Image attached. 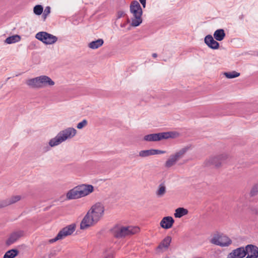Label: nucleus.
Segmentation results:
<instances>
[{"mask_svg": "<svg viewBox=\"0 0 258 258\" xmlns=\"http://www.w3.org/2000/svg\"><path fill=\"white\" fill-rule=\"evenodd\" d=\"M104 207L100 203L93 205L88 211L80 224V229H87L95 225L100 220L104 215Z\"/></svg>", "mask_w": 258, "mask_h": 258, "instance_id": "nucleus-1", "label": "nucleus"}, {"mask_svg": "<svg viewBox=\"0 0 258 258\" xmlns=\"http://www.w3.org/2000/svg\"><path fill=\"white\" fill-rule=\"evenodd\" d=\"M77 133V130L73 127H68L60 131L57 136L51 139L49 142V145L51 147L57 146L68 139L74 137Z\"/></svg>", "mask_w": 258, "mask_h": 258, "instance_id": "nucleus-2", "label": "nucleus"}, {"mask_svg": "<svg viewBox=\"0 0 258 258\" xmlns=\"http://www.w3.org/2000/svg\"><path fill=\"white\" fill-rule=\"evenodd\" d=\"M26 84L32 88H41L48 86H53L54 82L50 77L42 75L28 80Z\"/></svg>", "mask_w": 258, "mask_h": 258, "instance_id": "nucleus-3", "label": "nucleus"}, {"mask_svg": "<svg viewBox=\"0 0 258 258\" xmlns=\"http://www.w3.org/2000/svg\"><path fill=\"white\" fill-rule=\"evenodd\" d=\"M130 8V12L134 16V18L132 20L131 26L137 27L142 22L143 11L142 8L138 1H134L131 2Z\"/></svg>", "mask_w": 258, "mask_h": 258, "instance_id": "nucleus-4", "label": "nucleus"}, {"mask_svg": "<svg viewBox=\"0 0 258 258\" xmlns=\"http://www.w3.org/2000/svg\"><path fill=\"white\" fill-rule=\"evenodd\" d=\"M140 228L137 226H116L112 229L115 237L120 238L138 233Z\"/></svg>", "mask_w": 258, "mask_h": 258, "instance_id": "nucleus-5", "label": "nucleus"}, {"mask_svg": "<svg viewBox=\"0 0 258 258\" xmlns=\"http://www.w3.org/2000/svg\"><path fill=\"white\" fill-rule=\"evenodd\" d=\"M189 147H185L182 148L175 154L171 155L169 158L166 161L165 166L166 168H170L174 165L176 162L182 158L186 152L189 150Z\"/></svg>", "mask_w": 258, "mask_h": 258, "instance_id": "nucleus-6", "label": "nucleus"}, {"mask_svg": "<svg viewBox=\"0 0 258 258\" xmlns=\"http://www.w3.org/2000/svg\"><path fill=\"white\" fill-rule=\"evenodd\" d=\"M35 37L38 40L46 44H52L57 41V37L46 32L41 31L36 34Z\"/></svg>", "mask_w": 258, "mask_h": 258, "instance_id": "nucleus-7", "label": "nucleus"}, {"mask_svg": "<svg viewBox=\"0 0 258 258\" xmlns=\"http://www.w3.org/2000/svg\"><path fill=\"white\" fill-rule=\"evenodd\" d=\"M76 225L71 224L62 228L57 234L56 236L49 240V243H53L58 240L62 239L64 237L71 235L75 230Z\"/></svg>", "mask_w": 258, "mask_h": 258, "instance_id": "nucleus-8", "label": "nucleus"}, {"mask_svg": "<svg viewBox=\"0 0 258 258\" xmlns=\"http://www.w3.org/2000/svg\"><path fill=\"white\" fill-rule=\"evenodd\" d=\"M227 158V156L226 154L212 156L205 161V164L207 166L212 165L218 168L221 166Z\"/></svg>", "mask_w": 258, "mask_h": 258, "instance_id": "nucleus-9", "label": "nucleus"}, {"mask_svg": "<svg viewBox=\"0 0 258 258\" xmlns=\"http://www.w3.org/2000/svg\"><path fill=\"white\" fill-rule=\"evenodd\" d=\"M172 134V133L170 132H164L158 134H149L144 136V140L146 141L149 142L159 141L162 139H167L172 137L171 136Z\"/></svg>", "mask_w": 258, "mask_h": 258, "instance_id": "nucleus-10", "label": "nucleus"}, {"mask_svg": "<svg viewBox=\"0 0 258 258\" xmlns=\"http://www.w3.org/2000/svg\"><path fill=\"white\" fill-rule=\"evenodd\" d=\"M211 242L222 247L228 246L232 243V240L226 236H215L211 240Z\"/></svg>", "mask_w": 258, "mask_h": 258, "instance_id": "nucleus-11", "label": "nucleus"}, {"mask_svg": "<svg viewBox=\"0 0 258 258\" xmlns=\"http://www.w3.org/2000/svg\"><path fill=\"white\" fill-rule=\"evenodd\" d=\"M246 255L245 258H257L258 247L253 244H248L244 247Z\"/></svg>", "mask_w": 258, "mask_h": 258, "instance_id": "nucleus-12", "label": "nucleus"}, {"mask_svg": "<svg viewBox=\"0 0 258 258\" xmlns=\"http://www.w3.org/2000/svg\"><path fill=\"white\" fill-rule=\"evenodd\" d=\"M246 256L244 247L237 248L228 254L227 258H243Z\"/></svg>", "mask_w": 258, "mask_h": 258, "instance_id": "nucleus-13", "label": "nucleus"}, {"mask_svg": "<svg viewBox=\"0 0 258 258\" xmlns=\"http://www.w3.org/2000/svg\"><path fill=\"white\" fill-rule=\"evenodd\" d=\"M24 232L23 230H18L12 233L9 238L6 241V244L10 245L15 242L18 239L24 235Z\"/></svg>", "mask_w": 258, "mask_h": 258, "instance_id": "nucleus-14", "label": "nucleus"}, {"mask_svg": "<svg viewBox=\"0 0 258 258\" xmlns=\"http://www.w3.org/2000/svg\"><path fill=\"white\" fill-rule=\"evenodd\" d=\"M211 35H207L204 39L205 43L211 49H217L219 47V43Z\"/></svg>", "mask_w": 258, "mask_h": 258, "instance_id": "nucleus-15", "label": "nucleus"}, {"mask_svg": "<svg viewBox=\"0 0 258 258\" xmlns=\"http://www.w3.org/2000/svg\"><path fill=\"white\" fill-rule=\"evenodd\" d=\"M77 187L81 197L87 196L93 191V186L92 185L82 184Z\"/></svg>", "mask_w": 258, "mask_h": 258, "instance_id": "nucleus-16", "label": "nucleus"}, {"mask_svg": "<svg viewBox=\"0 0 258 258\" xmlns=\"http://www.w3.org/2000/svg\"><path fill=\"white\" fill-rule=\"evenodd\" d=\"M174 220L172 217L167 216L164 217L161 221L160 226L165 229H168L172 227Z\"/></svg>", "mask_w": 258, "mask_h": 258, "instance_id": "nucleus-17", "label": "nucleus"}, {"mask_svg": "<svg viewBox=\"0 0 258 258\" xmlns=\"http://www.w3.org/2000/svg\"><path fill=\"white\" fill-rule=\"evenodd\" d=\"M21 199L20 196H15L11 197L9 199L0 201V208L6 207L9 205L14 204Z\"/></svg>", "mask_w": 258, "mask_h": 258, "instance_id": "nucleus-18", "label": "nucleus"}, {"mask_svg": "<svg viewBox=\"0 0 258 258\" xmlns=\"http://www.w3.org/2000/svg\"><path fill=\"white\" fill-rule=\"evenodd\" d=\"M171 242V237L167 236L165 237L162 241L160 243L159 245L156 248V251H159L162 250L163 248L167 249L170 245Z\"/></svg>", "mask_w": 258, "mask_h": 258, "instance_id": "nucleus-19", "label": "nucleus"}, {"mask_svg": "<svg viewBox=\"0 0 258 258\" xmlns=\"http://www.w3.org/2000/svg\"><path fill=\"white\" fill-rule=\"evenodd\" d=\"M78 187H76L71 190H70L67 194V198L69 200L77 199L82 198Z\"/></svg>", "mask_w": 258, "mask_h": 258, "instance_id": "nucleus-20", "label": "nucleus"}, {"mask_svg": "<svg viewBox=\"0 0 258 258\" xmlns=\"http://www.w3.org/2000/svg\"><path fill=\"white\" fill-rule=\"evenodd\" d=\"M226 34L223 29H219L216 30L213 34L214 38L219 41L223 40L225 37Z\"/></svg>", "mask_w": 258, "mask_h": 258, "instance_id": "nucleus-21", "label": "nucleus"}, {"mask_svg": "<svg viewBox=\"0 0 258 258\" xmlns=\"http://www.w3.org/2000/svg\"><path fill=\"white\" fill-rule=\"evenodd\" d=\"M104 43V41L102 39H98L95 41H93L90 42L88 46L92 49H96L101 47Z\"/></svg>", "mask_w": 258, "mask_h": 258, "instance_id": "nucleus-22", "label": "nucleus"}, {"mask_svg": "<svg viewBox=\"0 0 258 258\" xmlns=\"http://www.w3.org/2000/svg\"><path fill=\"white\" fill-rule=\"evenodd\" d=\"M188 212V210L184 208H178L175 210L174 215L175 218H179L187 214Z\"/></svg>", "mask_w": 258, "mask_h": 258, "instance_id": "nucleus-23", "label": "nucleus"}, {"mask_svg": "<svg viewBox=\"0 0 258 258\" xmlns=\"http://www.w3.org/2000/svg\"><path fill=\"white\" fill-rule=\"evenodd\" d=\"M166 186L164 182L160 183L159 186L156 194L158 197H163L166 193Z\"/></svg>", "mask_w": 258, "mask_h": 258, "instance_id": "nucleus-24", "label": "nucleus"}, {"mask_svg": "<svg viewBox=\"0 0 258 258\" xmlns=\"http://www.w3.org/2000/svg\"><path fill=\"white\" fill-rule=\"evenodd\" d=\"M21 40V37L18 35H15L6 38L5 42L7 44H12L19 42Z\"/></svg>", "mask_w": 258, "mask_h": 258, "instance_id": "nucleus-25", "label": "nucleus"}, {"mask_svg": "<svg viewBox=\"0 0 258 258\" xmlns=\"http://www.w3.org/2000/svg\"><path fill=\"white\" fill-rule=\"evenodd\" d=\"M18 253L19 251L17 249H12L7 251L3 258H14L18 255Z\"/></svg>", "mask_w": 258, "mask_h": 258, "instance_id": "nucleus-26", "label": "nucleus"}, {"mask_svg": "<svg viewBox=\"0 0 258 258\" xmlns=\"http://www.w3.org/2000/svg\"><path fill=\"white\" fill-rule=\"evenodd\" d=\"M139 155L142 157H146L153 155V149L142 150L139 152Z\"/></svg>", "mask_w": 258, "mask_h": 258, "instance_id": "nucleus-27", "label": "nucleus"}, {"mask_svg": "<svg viewBox=\"0 0 258 258\" xmlns=\"http://www.w3.org/2000/svg\"><path fill=\"white\" fill-rule=\"evenodd\" d=\"M43 8L41 5H37L33 8V12L36 15H40L43 12Z\"/></svg>", "mask_w": 258, "mask_h": 258, "instance_id": "nucleus-28", "label": "nucleus"}, {"mask_svg": "<svg viewBox=\"0 0 258 258\" xmlns=\"http://www.w3.org/2000/svg\"><path fill=\"white\" fill-rule=\"evenodd\" d=\"M224 75L227 78L232 79L239 76L240 73L235 71H232L231 72L225 73Z\"/></svg>", "mask_w": 258, "mask_h": 258, "instance_id": "nucleus-29", "label": "nucleus"}, {"mask_svg": "<svg viewBox=\"0 0 258 258\" xmlns=\"http://www.w3.org/2000/svg\"><path fill=\"white\" fill-rule=\"evenodd\" d=\"M258 194V184H255L252 187L250 192V195L251 197H253L256 195Z\"/></svg>", "mask_w": 258, "mask_h": 258, "instance_id": "nucleus-30", "label": "nucleus"}, {"mask_svg": "<svg viewBox=\"0 0 258 258\" xmlns=\"http://www.w3.org/2000/svg\"><path fill=\"white\" fill-rule=\"evenodd\" d=\"M87 121L86 119L83 120L81 122H79L77 125V127L78 129H82L84 126L87 125Z\"/></svg>", "mask_w": 258, "mask_h": 258, "instance_id": "nucleus-31", "label": "nucleus"}, {"mask_svg": "<svg viewBox=\"0 0 258 258\" xmlns=\"http://www.w3.org/2000/svg\"><path fill=\"white\" fill-rule=\"evenodd\" d=\"M166 153L165 151L153 149V155L157 154H164Z\"/></svg>", "mask_w": 258, "mask_h": 258, "instance_id": "nucleus-32", "label": "nucleus"}, {"mask_svg": "<svg viewBox=\"0 0 258 258\" xmlns=\"http://www.w3.org/2000/svg\"><path fill=\"white\" fill-rule=\"evenodd\" d=\"M50 7L49 6H47L45 8L43 13L48 15L50 13Z\"/></svg>", "mask_w": 258, "mask_h": 258, "instance_id": "nucleus-33", "label": "nucleus"}, {"mask_svg": "<svg viewBox=\"0 0 258 258\" xmlns=\"http://www.w3.org/2000/svg\"><path fill=\"white\" fill-rule=\"evenodd\" d=\"M50 147H51L50 145H49V146H46L45 147H43L42 148L43 152H46L48 151L50 149Z\"/></svg>", "mask_w": 258, "mask_h": 258, "instance_id": "nucleus-34", "label": "nucleus"}, {"mask_svg": "<svg viewBox=\"0 0 258 258\" xmlns=\"http://www.w3.org/2000/svg\"><path fill=\"white\" fill-rule=\"evenodd\" d=\"M142 5L143 6V8H145L146 7V0H139Z\"/></svg>", "mask_w": 258, "mask_h": 258, "instance_id": "nucleus-35", "label": "nucleus"}, {"mask_svg": "<svg viewBox=\"0 0 258 258\" xmlns=\"http://www.w3.org/2000/svg\"><path fill=\"white\" fill-rule=\"evenodd\" d=\"M104 258H113V255L111 253L107 254Z\"/></svg>", "mask_w": 258, "mask_h": 258, "instance_id": "nucleus-36", "label": "nucleus"}, {"mask_svg": "<svg viewBox=\"0 0 258 258\" xmlns=\"http://www.w3.org/2000/svg\"><path fill=\"white\" fill-rule=\"evenodd\" d=\"M47 16H48V15H47V14H45V13H43L42 17H43V18L44 20H45V19L46 18V17H47Z\"/></svg>", "mask_w": 258, "mask_h": 258, "instance_id": "nucleus-37", "label": "nucleus"}, {"mask_svg": "<svg viewBox=\"0 0 258 258\" xmlns=\"http://www.w3.org/2000/svg\"><path fill=\"white\" fill-rule=\"evenodd\" d=\"M152 56H153V57H154V58H156V57L157 56V53H153V54H152Z\"/></svg>", "mask_w": 258, "mask_h": 258, "instance_id": "nucleus-38", "label": "nucleus"}, {"mask_svg": "<svg viewBox=\"0 0 258 258\" xmlns=\"http://www.w3.org/2000/svg\"><path fill=\"white\" fill-rule=\"evenodd\" d=\"M122 14H123V12H121L120 14H119L118 18L121 17Z\"/></svg>", "mask_w": 258, "mask_h": 258, "instance_id": "nucleus-39", "label": "nucleus"}, {"mask_svg": "<svg viewBox=\"0 0 258 258\" xmlns=\"http://www.w3.org/2000/svg\"><path fill=\"white\" fill-rule=\"evenodd\" d=\"M240 19H242L243 18V15L241 16L240 17H239Z\"/></svg>", "mask_w": 258, "mask_h": 258, "instance_id": "nucleus-40", "label": "nucleus"}, {"mask_svg": "<svg viewBox=\"0 0 258 258\" xmlns=\"http://www.w3.org/2000/svg\"><path fill=\"white\" fill-rule=\"evenodd\" d=\"M164 258H169V257H168V256H166V257H164Z\"/></svg>", "mask_w": 258, "mask_h": 258, "instance_id": "nucleus-41", "label": "nucleus"}, {"mask_svg": "<svg viewBox=\"0 0 258 258\" xmlns=\"http://www.w3.org/2000/svg\"><path fill=\"white\" fill-rule=\"evenodd\" d=\"M10 79V77H9V78H7V80H9V79Z\"/></svg>", "mask_w": 258, "mask_h": 258, "instance_id": "nucleus-42", "label": "nucleus"}]
</instances>
